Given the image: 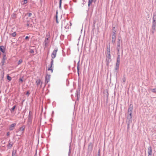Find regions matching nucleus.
<instances>
[{
    "label": "nucleus",
    "mask_w": 156,
    "mask_h": 156,
    "mask_svg": "<svg viewBox=\"0 0 156 156\" xmlns=\"http://www.w3.org/2000/svg\"><path fill=\"white\" fill-rule=\"evenodd\" d=\"M94 1V0H89L88 2V5L89 6L92 3L93 1Z\"/></svg>",
    "instance_id": "2eb2a0df"
},
{
    "label": "nucleus",
    "mask_w": 156,
    "mask_h": 156,
    "mask_svg": "<svg viewBox=\"0 0 156 156\" xmlns=\"http://www.w3.org/2000/svg\"><path fill=\"white\" fill-rule=\"evenodd\" d=\"M34 156H37V153H36L35 155H34Z\"/></svg>",
    "instance_id": "e433bc0d"
},
{
    "label": "nucleus",
    "mask_w": 156,
    "mask_h": 156,
    "mask_svg": "<svg viewBox=\"0 0 156 156\" xmlns=\"http://www.w3.org/2000/svg\"><path fill=\"white\" fill-rule=\"evenodd\" d=\"M20 81L21 82H23V80L22 79L20 78Z\"/></svg>",
    "instance_id": "473e14b6"
},
{
    "label": "nucleus",
    "mask_w": 156,
    "mask_h": 156,
    "mask_svg": "<svg viewBox=\"0 0 156 156\" xmlns=\"http://www.w3.org/2000/svg\"><path fill=\"white\" fill-rule=\"evenodd\" d=\"M29 37L28 36H26L25 37V39L26 40L28 39H29Z\"/></svg>",
    "instance_id": "7c9ffc66"
},
{
    "label": "nucleus",
    "mask_w": 156,
    "mask_h": 156,
    "mask_svg": "<svg viewBox=\"0 0 156 156\" xmlns=\"http://www.w3.org/2000/svg\"><path fill=\"white\" fill-rule=\"evenodd\" d=\"M50 34H49L48 35H47L46 37H47L48 38H50Z\"/></svg>",
    "instance_id": "a878e982"
},
{
    "label": "nucleus",
    "mask_w": 156,
    "mask_h": 156,
    "mask_svg": "<svg viewBox=\"0 0 156 156\" xmlns=\"http://www.w3.org/2000/svg\"><path fill=\"white\" fill-rule=\"evenodd\" d=\"M48 77H50V75H48Z\"/></svg>",
    "instance_id": "a19ab883"
},
{
    "label": "nucleus",
    "mask_w": 156,
    "mask_h": 156,
    "mask_svg": "<svg viewBox=\"0 0 156 156\" xmlns=\"http://www.w3.org/2000/svg\"><path fill=\"white\" fill-rule=\"evenodd\" d=\"M129 109H128V112H129Z\"/></svg>",
    "instance_id": "ea45409f"
},
{
    "label": "nucleus",
    "mask_w": 156,
    "mask_h": 156,
    "mask_svg": "<svg viewBox=\"0 0 156 156\" xmlns=\"http://www.w3.org/2000/svg\"><path fill=\"white\" fill-rule=\"evenodd\" d=\"M120 63V56L119 55H118L117 58V66H119Z\"/></svg>",
    "instance_id": "6e6552de"
},
{
    "label": "nucleus",
    "mask_w": 156,
    "mask_h": 156,
    "mask_svg": "<svg viewBox=\"0 0 156 156\" xmlns=\"http://www.w3.org/2000/svg\"><path fill=\"white\" fill-rule=\"evenodd\" d=\"M0 50L2 52L4 53L5 52V49L4 46H0Z\"/></svg>",
    "instance_id": "1a4fd4ad"
},
{
    "label": "nucleus",
    "mask_w": 156,
    "mask_h": 156,
    "mask_svg": "<svg viewBox=\"0 0 156 156\" xmlns=\"http://www.w3.org/2000/svg\"><path fill=\"white\" fill-rule=\"evenodd\" d=\"M12 144L11 143H10L8 145V147H12Z\"/></svg>",
    "instance_id": "393cba45"
},
{
    "label": "nucleus",
    "mask_w": 156,
    "mask_h": 156,
    "mask_svg": "<svg viewBox=\"0 0 156 156\" xmlns=\"http://www.w3.org/2000/svg\"><path fill=\"white\" fill-rule=\"evenodd\" d=\"M27 0H24L23 1V4L24 5L26 4L27 3Z\"/></svg>",
    "instance_id": "b1692460"
},
{
    "label": "nucleus",
    "mask_w": 156,
    "mask_h": 156,
    "mask_svg": "<svg viewBox=\"0 0 156 156\" xmlns=\"http://www.w3.org/2000/svg\"><path fill=\"white\" fill-rule=\"evenodd\" d=\"M126 79L125 77H123L122 78V80L124 82L126 81Z\"/></svg>",
    "instance_id": "bb28decb"
},
{
    "label": "nucleus",
    "mask_w": 156,
    "mask_h": 156,
    "mask_svg": "<svg viewBox=\"0 0 156 156\" xmlns=\"http://www.w3.org/2000/svg\"><path fill=\"white\" fill-rule=\"evenodd\" d=\"M130 113H129V115L130 116V118H132V109L130 110Z\"/></svg>",
    "instance_id": "4be33fe9"
},
{
    "label": "nucleus",
    "mask_w": 156,
    "mask_h": 156,
    "mask_svg": "<svg viewBox=\"0 0 156 156\" xmlns=\"http://www.w3.org/2000/svg\"><path fill=\"white\" fill-rule=\"evenodd\" d=\"M64 24H63L62 23V26H64Z\"/></svg>",
    "instance_id": "4c0bfd02"
},
{
    "label": "nucleus",
    "mask_w": 156,
    "mask_h": 156,
    "mask_svg": "<svg viewBox=\"0 0 156 156\" xmlns=\"http://www.w3.org/2000/svg\"><path fill=\"white\" fill-rule=\"evenodd\" d=\"M62 3V0H60L59 1V8H61V5Z\"/></svg>",
    "instance_id": "5701e85b"
},
{
    "label": "nucleus",
    "mask_w": 156,
    "mask_h": 156,
    "mask_svg": "<svg viewBox=\"0 0 156 156\" xmlns=\"http://www.w3.org/2000/svg\"><path fill=\"white\" fill-rule=\"evenodd\" d=\"M30 52L31 53H34V51L33 50H31L30 51Z\"/></svg>",
    "instance_id": "cd10ccee"
},
{
    "label": "nucleus",
    "mask_w": 156,
    "mask_h": 156,
    "mask_svg": "<svg viewBox=\"0 0 156 156\" xmlns=\"http://www.w3.org/2000/svg\"><path fill=\"white\" fill-rule=\"evenodd\" d=\"M151 155H148V156H151Z\"/></svg>",
    "instance_id": "79ce46f5"
},
{
    "label": "nucleus",
    "mask_w": 156,
    "mask_h": 156,
    "mask_svg": "<svg viewBox=\"0 0 156 156\" xmlns=\"http://www.w3.org/2000/svg\"><path fill=\"white\" fill-rule=\"evenodd\" d=\"M106 56H111L110 54V49L109 47H108L106 51Z\"/></svg>",
    "instance_id": "20e7f679"
},
{
    "label": "nucleus",
    "mask_w": 156,
    "mask_h": 156,
    "mask_svg": "<svg viewBox=\"0 0 156 156\" xmlns=\"http://www.w3.org/2000/svg\"><path fill=\"white\" fill-rule=\"evenodd\" d=\"M24 127L23 126L20 128L19 131L23 132L24 131Z\"/></svg>",
    "instance_id": "4468645a"
},
{
    "label": "nucleus",
    "mask_w": 156,
    "mask_h": 156,
    "mask_svg": "<svg viewBox=\"0 0 156 156\" xmlns=\"http://www.w3.org/2000/svg\"><path fill=\"white\" fill-rule=\"evenodd\" d=\"M22 62H23L22 59H20L18 62V65H19L20 64H21Z\"/></svg>",
    "instance_id": "dca6fc26"
},
{
    "label": "nucleus",
    "mask_w": 156,
    "mask_h": 156,
    "mask_svg": "<svg viewBox=\"0 0 156 156\" xmlns=\"http://www.w3.org/2000/svg\"><path fill=\"white\" fill-rule=\"evenodd\" d=\"M5 58H3L2 59V65H4V63H5Z\"/></svg>",
    "instance_id": "a211bd4d"
},
{
    "label": "nucleus",
    "mask_w": 156,
    "mask_h": 156,
    "mask_svg": "<svg viewBox=\"0 0 156 156\" xmlns=\"http://www.w3.org/2000/svg\"><path fill=\"white\" fill-rule=\"evenodd\" d=\"M15 107H16V106H13V107L12 108V110H13H13H14V109H15Z\"/></svg>",
    "instance_id": "c85d7f7f"
},
{
    "label": "nucleus",
    "mask_w": 156,
    "mask_h": 156,
    "mask_svg": "<svg viewBox=\"0 0 156 156\" xmlns=\"http://www.w3.org/2000/svg\"><path fill=\"white\" fill-rule=\"evenodd\" d=\"M41 83V80L40 79L37 80L36 81V84L37 86H38Z\"/></svg>",
    "instance_id": "9d476101"
},
{
    "label": "nucleus",
    "mask_w": 156,
    "mask_h": 156,
    "mask_svg": "<svg viewBox=\"0 0 156 156\" xmlns=\"http://www.w3.org/2000/svg\"><path fill=\"white\" fill-rule=\"evenodd\" d=\"M12 37H15L16 35V32H14L13 33L10 34Z\"/></svg>",
    "instance_id": "ddd939ff"
},
{
    "label": "nucleus",
    "mask_w": 156,
    "mask_h": 156,
    "mask_svg": "<svg viewBox=\"0 0 156 156\" xmlns=\"http://www.w3.org/2000/svg\"><path fill=\"white\" fill-rule=\"evenodd\" d=\"M32 15V14L31 13H29L28 14L29 16H30Z\"/></svg>",
    "instance_id": "72a5a7b5"
},
{
    "label": "nucleus",
    "mask_w": 156,
    "mask_h": 156,
    "mask_svg": "<svg viewBox=\"0 0 156 156\" xmlns=\"http://www.w3.org/2000/svg\"><path fill=\"white\" fill-rule=\"evenodd\" d=\"M16 125V123H13L9 127V129L11 130H12L14 129V127Z\"/></svg>",
    "instance_id": "423d86ee"
},
{
    "label": "nucleus",
    "mask_w": 156,
    "mask_h": 156,
    "mask_svg": "<svg viewBox=\"0 0 156 156\" xmlns=\"http://www.w3.org/2000/svg\"><path fill=\"white\" fill-rule=\"evenodd\" d=\"M56 23H58V19H57V16H56Z\"/></svg>",
    "instance_id": "c756f323"
},
{
    "label": "nucleus",
    "mask_w": 156,
    "mask_h": 156,
    "mask_svg": "<svg viewBox=\"0 0 156 156\" xmlns=\"http://www.w3.org/2000/svg\"><path fill=\"white\" fill-rule=\"evenodd\" d=\"M152 151V149L150 147L148 148V155H151Z\"/></svg>",
    "instance_id": "0eeeda50"
},
{
    "label": "nucleus",
    "mask_w": 156,
    "mask_h": 156,
    "mask_svg": "<svg viewBox=\"0 0 156 156\" xmlns=\"http://www.w3.org/2000/svg\"><path fill=\"white\" fill-rule=\"evenodd\" d=\"M155 19H156V16L154 15L153 16L152 28H154L156 26Z\"/></svg>",
    "instance_id": "7ed1b4c3"
},
{
    "label": "nucleus",
    "mask_w": 156,
    "mask_h": 156,
    "mask_svg": "<svg viewBox=\"0 0 156 156\" xmlns=\"http://www.w3.org/2000/svg\"><path fill=\"white\" fill-rule=\"evenodd\" d=\"M120 43L119 41H118L117 43V45L119 48H117L118 51H119V48L120 47Z\"/></svg>",
    "instance_id": "f8f14e48"
},
{
    "label": "nucleus",
    "mask_w": 156,
    "mask_h": 156,
    "mask_svg": "<svg viewBox=\"0 0 156 156\" xmlns=\"http://www.w3.org/2000/svg\"><path fill=\"white\" fill-rule=\"evenodd\" d=\"M96 0H94V1H95Z\"/></svg>",
    "instance_id": "37998d69"
},
{
    "label": "nucleus",
    "mask_w": 156,
    "mask_h": 156,
    "mask_svg": "<svg viewBox=\"0 0 156 156\" xmlns=\"http://www.w3.org/2000/svg\"><path fill=\"white\" fill-rule=\"evenodd\" d=\"M151 90L153 93H156V88L152 89Z\"/></svg>",
    "instance_id": "aec40b11"
},
{
    "label": "nucleus",
    "mask_w": 156,
    "mask_h": 156,
    "mask_svg": "<svg viewBox=\"0 0 156 156\" xmlns=\"http://www.w3.org/2000/svg\"><path fill=\"white\" fill-rule=\"evenodd\" d=\"M111 61V56H106V62L107 65H108L109 62Z\"/></svg>",
    "instance_id": "39448f33"
},
{
    "label": "nucleus",
    "mask_w": 156,
    "mask_h": 156,
    "mask_svg": "<svg viewBox=\"0 0 156 156\" xmlns=\"http://www.w3.org/2000/svg\"><path fill=\"white\" fill-rule=\"evenodd\" d=\"M48 39H49L47 37H45V39L47 40H49Z\"/></svg>",
    "instance_id": "c9c22d12"
},
{
    "label": "nucleus",
    "mask_w": 156,
    "mask_h": 156,
    "mask_svg": "<svg viewBox=\"0 0 156 156\" xmlns=\"http://www.w3.org/2000/svg\"><path fill=\"white\" fill-rule=\"evenodd\" d=\"M49 40H47L45 39L44 43L45 47H46L48 45V44L49 43Z\"/></svg>",
    "instance_id": "9b49d317"
},
{
    "label": "nucleus",
    "mask_w": 156,
    "mask_h": 156,
    "mask_svg": "<svg viewBox=\"0 0 156 156\" xmlns=\"http://www.w3.org/2000/svg\"><path fill=\"white\" fill-rule=\"evenodd\" d=\"M58 50L57 48H56L53 51L51 54V57L53 59L55 57Z\"/></svg>",
    "instance_id": "f03ea898"
},
{
    "label": "nucleus",
    "mask_w": 156,
    "mask_h": 156,
    "mask_svg": "<svg viewBox=\"0 0 156 156\" xmlns=\"http://www.w3.org/2000/svg\"><path fill=\"white\" fill-rule=\"evenodd\" d=\"M29 94H30V93H29V91H27V92L26 94L28 95H29Z\"/></svg>",
    "instance_id": "2f4dec72"
},
{
    "label": "nucleus",
    "mask_w": 156,
    "mask_h": 156,
    "mask_svg": "<svg viewBox=\"0 0 156 156\" xmlns=\"http://www.w3.org/2000/svg\"><path fill=\"white\" fill-rule=\"evenodd\" d=\"M7 79L9 80L10 81L12 80V78L9 75H8L7 76Z\"/></svg>",
    "instance_id": "6ab92c4d"
},
{
    "label": "nucleus",
    "mask_w": 156,
    "mask_h": 156,
    "mask_svg": "<svg viewBox=\"0 0 156 156\" xmlns=\"http://www.w3.org/2000/svg\"><path fill=\"white\" fill-rule=\"evenodd\" d=\"M99 153H100V150H99L98 152V156H100Z\"/></svg>",
    "instance_id": "f704fd0d"
},
{
    "label": "nucleus",
    "mask_w": 156,
    "mask_h": 156,
    "mask_svg": "<svg viewBox=\"0 0 156 156\" xmlns=\"http://www.w3.org/2000/svg\"><path fill=\"white\" fill-rule=\"evenodd\" d=\"M77 68L78 71V72L79 69V68H80L79 62L77 64Z\"/></svg>",
    "instance_id": "f3484780"
},
{
    "label": "nucleus",
    "mask_w": 156,
    "mask_h": 156,
    "mask_svg": "<svg viewBox=\"0 0 156 156\" xmlns=\"http://www.w3.org/2000/svg\"><path fill=\"white\" fill-rule=\"evenodd\" d=\"M118 40H119V41H119V42H120V39H118Z\"/></svg>",
    "instance_id": "58836bf2"
},
{
    "label": "nucleus",
    "mask_w": 156,
    "mask_h": 156,
    "mask_svg": "<svg viewBox=\"0 0 156 156\" xmlns=\"http://www.w3.org/2000/svg\"><path fill=\"white\" fill-rule=\"evenodd\" d=\"M53 60L51 59V63L50 65L48 66L47 68V70L48 72L50 73H52L53 72Z\"/></svg>",
    "instance_id": "f257e3e1"
},
{
    "label": "nucleus",
    "mask_w": 156,
    "mask_h": 156,
    "mask_svg": "<svg viewBox=\"0 0 156 156\" xmlns=\"http://www.w3.org/2000/svg\"><path fill=\"white\" fill-rule=\"evenodd\" d=\"M16 154V151H13L12 152V156H15Z\"/></svg>",
    "instance_id": "412c9836"
}]
</instances>
